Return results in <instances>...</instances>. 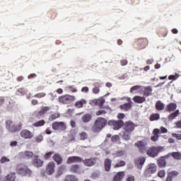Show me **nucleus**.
<instances>
[{
  "mask_svg": "<svg viewBox=\"0 0 181 181\" xmlns=\"http://www.w3.org/2000/svg\"><path fill=\"white\" fill-rule=\"evenodd\" d=\"M179 110H176L175 112L170 114L168 116V119L169 121H173V119H175V118H176V117H177V115H179Z\"/></svg>",
  "mask_w": 181,
  "mask_h": 181,
  "instance_id": "obj_35",
  "label": "nucleus"
},
{
  "mask_svg": "<svg viewBox=\"0 0 181 181\" xmlns=\"http://www.w3.org/2000/svg\"><path fill=\"white\" fill-rule=\"evenodd\" d=\"M170 156L176 159L177 160H181V153L180 152H173L170 153Z\"/></svg>",
  "mask_w": 181,
  "mask_h": 181,
  "instance_id": "obj_34",
  "label": "nucleus"
},
{
  "mask_svg": "<svg viewBox=\"0 0 181 181\" xmlns=\"http://www.w3.org/2000/svg\"><path fill=\"white\" fill-rule=\"evenodd\" d=\"M117 118L119 119H124V118H125V115H124V113H119L117 115Z\"/></svg>",
  "mask_w": 181,
  "mask_h": 181,
  "instance_id": "obj_61",
  "label": "nucleus"
},
{
  "mask_svg": "<svg viewBox=\"0 0 181 181\" xmlns=\"http://www.w3.org/2000/svg\"><path fill=\"white\" fill-rule=\"evenodd\" d=\"M49 110H50V107L45 106L42 108L40 112H41L42 114H46V112H47V111H49Z\"/></svg>",
  "mask_w": 181,
  "mask_h": 181,
  "instance_id": "obj_47",
  "label": "nucleus"
},
{
  "mask_svg": "<svg viewBox=\"0 0 181 181\" xmlns=\"http://www.w3.org/2000/svg\"><path fill=\"white\" fill-rule=\"evenodd\" d=\"M45 132H46V134H47V135H50V134H52V129L48 127V128L45 130Z\"/></svg>",
  "mask_w": 181,
  "mask_h": 181,
  "instance_id": "obj_64",
  "label": "nucleus"
},
{
  "mask_svg": "<svg viewBox=\"0 0 181 181\" xmlns=\"http://www.w3.org/2000/svg\"><path fill=\"white\" fill-rule=\"evenodd\" d=\"M86 104H87V100L86 99H81L75 103V107L76 108H83Z\"/></svg>",
  "mask_w": 181,
  "mask_h": 181,
  "instance_id": "obj_23",
  "label": "nucleus"
},
{
  "mask_svg": "<svg viewBox=\"0 0 181 181\" xmlns=\"http://www.w3.org/2000/svg\"><path fill=\"white\" fill-rule=\"evenodd\" d=\"M68 89L70 90L72 93H77V89L74 88L73 86L68 87Z\"/></svg>",
  "mask_w": 181,
  "mask_h": 181,
  "instance_id": "obj_60",
  "label": "nucleus"
},
{
  "mask_svg": "<svg viewBox=\"0 0 181 181\" xmlns=\"http://www.w3.org/2000/svg\"><path fill=\"white\" fill-rule=\"evenodd\" d=\"M5 179L6 181H15V179H16V175L15 173H11L5 177Z\"/></svg>",
  "mask_w": 181,
  "mask_h": 181,
  "instance_id": "obj_32",
  "label": "nucleus"
},
{
  "mask_svg": "<svg viewBox=\"0 0 181 181\" xmlns=\"http://www.w3.org/2000/svg\"><path fill=\"white\" fill-rule=\"evenodd\" d=\"M104 103H105V100L103 99H97L95 100L96 105H99V107H102V105H104Z\"/></svg>",
  "mask_w": 181,
  "mask_h": 181,
  "instance_id": "obj_43",
  "label": "nucleus"
},
{
  "mask_svg": "<svg viewBox=\"0 0 181 181\" xmlns=\"http://www.w3.org/2000/svg\"><path fill=\"white\" fill-rule=\"evenodd\" d=\"M159 130L160 134H166L168 132V129L163 127H160Z\"/></svg>",
  "mask_w": 181,
  "mask_h": 181,
  "instance_id": "obj_54",
  "label": "nucleus"
},
{
  "mask_svg": "<svg viewBox=\"0 0 181 181\" xmlns=\"http://www.w3.org/2000/svg\"><path fill=\"white\" fill-rule=\"evenodd\" d=\"M21 136L24 139H32L35 136V134L28 129H24L21 131Z\"/></svg>",
  "mask_w": 181,
  "mask_h": 181,
  "instance_id": "obj_10",
  "label": "nucleus"
},
{
  "mask_svg": "<svg viewBox=\"0 0 181 181\" xmlns=\"http://www.w3.org/2000/svg\"><path fill=\"white\" fill-rule=\"evenodd\" d=\"M158 168H165L166 166V160H165V157H160L158 160Z\"/></svg>",
  "mask_w": 181,
  "mask_h": 181,
  "instance_id": "obj_28",
  "label": "nucleus"
},
{
  "mask_svg": "<svg viewBox=\"0 0 181 181\" xmlns=\"http://www.w3.org/2000/svg\"><path fill=\"white\" fill-rule=\"evenodd\" d=\"M169 80H177L179 78V74H176L175 75H170L168 76Z\"/></svg>",
  "mask_w": 181,
  "mask_h": 181,
  "instance_id": "obj_48",
  "label": "nucleus"
},
{
  "mask_svg": "<svg viewBox=\"0 0 181 181\" xmlns=\"http://www.w3.org/2000/svg\"><path fill=\"white\" fill-rule=\"evenodd\" d=\"M146 92L147 93H150V94H152V88L148 86L147 88H146Z\"/></svg>",
  "mask_w": 181,
  "mask_h": 181,
  "instance_id": "obj_63",
  "label": "nucleus"
},
{
  "mask_svg": "<svg viewBox=\"0 0 181 181\" xmlns=\"http://www.w3.org/2000/svg\"><path fill=\"white\" fill-rule=\"evenodd\" d=\"M43 141V136L42 135H38L37 136H35V141L36 142H42Z\"/></svg>",
  "mask_w": 181,
  "mask_h": 181,
  "instance_id": "obj_52",
  "label": "nucleus"
},
{
  "mask_svg": "<svg viewBox=\"0 0 181 181\" xmlns=\"http://www.w3.org/2000/svg\"><path fill=\"white\" fill-rule=\"evenodd\" d=\"M83 164L85 166L91 167L94 166L97 163V158H86L83 161Z\"/></svg>",
  "mask_w": 181,
  "mask_h": 181,
  "instance_id": "obj_12",
  "label": "nucleus"
},
{
  "mask_svg": "<svg viewBox=\"0 0 181 181\" xmlns=\"http://www.w3.org/2000/svg\"><path fill=\"white\" fill-rule=\"evenodd\" d=\"M45 123V120H40L39 122L34 123L33 127H43Z\"/></svg>",
  "mask_w": 181,
  "mask_h": 181,
  "instance_id": "obj_41",
  "label": "nucleus"
},
{
  "mask_svg": "<svg viewBox=\"0 0 181 181\" xmlns=\"http://www.w3.org/2000/svg\"><path fill=\"white\" fill-rule=\"evenodd\" d=\"M95 88L93 89V94H98L100 93V87H101V83L99 82H95L93 83Z\"/></svg>",
  "mask_w": 181,
  "mask_h": 181,
  "instance_id": "obj_33",
  "label": "nucleus"
},
{
  "mask_svg": "<svg viewBox=\"0 0 181 181\" xmlns=\"http://www.w3.org/2000/svg\"><path fill=\"white\" fill-rule=\"evenodd\" d=\"M125 176V173L121 171L114 175L112 181H122Z\"/></svg>",
  "mask_w": 181,
  "mask_h": 181,
  "instance_id": "obj_17",
  "label": "nucleus"
},
{
  "mask_svg": "<svg viewBox=\"0 0 181 181\" xmlns=\"http://www.w3.org/2000/svg\"><path fill=\"white\" fill-rule=\"evenodd\" d=\"M156 109L158 111H163L165 110V104H163L160 100L156 103Z\"/></svg>",
  "mask_w": 181,
  "mask_h": 181,
  "instance_id": "obj_26",
  "label": "nucleus"
},
{
  "mask_svg": "<svg viewBox=\"0 0 181 181\" xmlns=\"http://www.w3.org/2000/svg\"><path fill=\"white\" fill-rule=\"evenodd\" d=\"M140 43H143L142 47H145L148 45V40L146 38H144L143 40H141Z\"/></svg>",
  "mask_w": 181,
  "mask_h": 181,
  "instance_id": "obj_50",
  "label": "nucleus"
},
{
  "mask_svg": "<svg viewBox=\"0 0 181 181\" xmlns=\"http://www.w3.org/2000/svg\"><path fill=\"white\" fill-rule=\"evenodd\" d=\"M173 136L174 138H176L177 139H178V141H180L181 140V134H176V133H173Z\"/></svg>",
  "mask_w": 181,
  "mask_h": 181,
  "instance_id": "obj_53",
  "label": "nucleus"
},
{
  "mask_svg": "<svg viewBox=\"0 0 181 181\" xmlns=\"http://www.w3.org/2000/svg\"><path fill=\"white\" fill-rule=\"evenodd\" d=\"M108 125H110L113 129H119L124 125V122L122 120H110L108 122Z\"/></svg>",
  "mask_w": 181,
  "mask_h": 181,
  "instance_id": "obj_8",
  "label": "nucleus"
},
{
  "mask_svg": "<svg viewBox=\"0 0 181 181\" xmlns=\"http://www.w3.org/2000/svg\"><path fill=\"white\" fill-rule=\"evenodd\" d=\"M163 151V147L162 146H151L148 148L146 151V152L148 156H150L151 158H156V156H158L160 152H162Z\"/></svg>",
  "mask_w": 181,
  "mask_h": 181,
  "instance_id": "obj_4",
  "label": "nucleus"
},
{
  "mask_svg": "<svg viewBox=\"0 0 181 181\" xmlns=\"http://www.w3.org/2000/svg\"><path fill=\"white\" fill-rule=\"evenodd\" d=\"M64 181H78V178L74 175H68L65 176Z\"/></svg>",
  "mask_w": 181,
  "mask_h": 181,
  "instance_id": "obj_27",
  "label": "nucleus"
},
{
  "mask_svg": "<svg viewBox=\"0 0 181 181\" xmlns=\"http://www.w3.org/2000/svg\"><path fill=\"white\" fill-rule=\"evenodd\" d=\"M111 160L110 158H106L105 160V170L106 172H110L111 169Z\"/></svg>",
  "mask_w": 181,
  "mask_h": 181,
  "instance_id": "obj_29",
  "label": "nucleus"
},
{
  "mask_svg": "<svg viewBox=\"0 0 181 181\" xmlns=\"http://www.w3.org/2000/svg\"><path fill=\"white\" fill-rule=\"evenodd\" d=\"M158 176H159V177H164L165 170H160L158 173Z\"/></svg>",
  "mask_w": 181,
  "mask_h": 181,
  "instance_id": "obj_56",
  "label": "nucleus"
},
{
  "mask_svg": "<svg viewBox=\"0 0 181 181\" xmlns=\"http://www.w3.org/2000/svg\"><path fill=\"white\" fill-rule=\"evenodd\" d=\"M53 159L57 162V165H62V162H63V158L59 153H55L53 156Z\"/></svg>",
  "mask_w": 181,
  "mask_h": 181,
  "instance_id": "obj_25",
  "label": "nucleus"
},
{
  "mask_svg": "<svg viewBox=\"0 0 181 181\" xmlns=\"http://www.w3.org/2000/svg\"><path fill=\"white\" fill-rule=\"evenodd\" d=\"M9 162H11V159L6 156L1 157L0 160V163H8Z\"/></svg>",
  "mask_w": 181,
  "mask_h": 181,
  "instance_id": "obj_40",
  "label": "nucleus"
},
{
  "mask_svg": "<svg viewBox=\"0 0 181 181\" xmlns=\"http://www.w3.org/2000/svg\"><path fill=\"white\" fill-rule=\"evenodd\" d=\"M6 128L10 132H16V131H21V126L15 125L12 122H6Z\"/></svg>",
  "mask_w": 181,
  "mask_h": 181,
  "instance_id": "obj_9",
  "label": "nucleus"
},
{
  "mask_svg": "<svg viewBox=\"0 0 181 181\" xmlns=\"http://www.w3.org/2000/svg\"><path fill=\"white\" fill-rule=\"evenodd\" d=\"M54 168H56V163L53 161L49 162L46 166L47 175H53L54 173Z\"/></svg>",
  "mask_w": 181,
  "mask_h": 181,
  "instance_id": "obj_11",
  "label": "nucleus"
},
{
  "mask_svg": "<svg viewBox=\"0 0 181 181\" xmlns=\"http://www.w3.org/2000/svg\"><path fill=\"white\" fill-rule=\"evenodd\" d=\"M153 134L154 136L151 137V141H154V142H156V141H158V139H159V134H160V130L159 129H155L153 131Z\"/></svg>",
  "mask_w": 181,
  "mask_h": 181,
  "instance_id": "obj_21",
  "label": "nucleus"
},
{
  "mask_svg": "<svg viewBox=\"0 0 181 181\" xmlns=\"http://www.w3.org/2000/svg\"><path fill=\"white\" fill-rule=\"evenodd\" d=\"M145 163L144 158H137L135 160V164L136 165L138 169H142V166Z\"/></svg>",
  "mask_w": 181,
  "mask_h": 181,
  "instance_id": "obj_19",
  "label": "nucleus"
},
{
  "mask_svg": "<svg viewBox=\"0 0 181 181\" xmlns=\"http://www.w3.org/2000/svg\"><path fill=\"white\" fill-rule=\"evenodd\" d=\"M115 156H124V151H119L116 152V153H113Z\"/></svg>",
  "mask_w": 181,
  "mask_h": 181,
  "instance_id": "obj_57",
  "label": "nucleus"
},
{
  "mask_svg": "<svg viewBox=\"0 0 181 181\" xmlns=\"http://www.w3.org/2000/svg\"><path fill=\"white\" fill-rule=\"evenodd\" d=\"M82 161H83V158H81L78 156H71L67 159L66 163L68 164L78 163L82 162Z\"/></svg>",
  "mask_w": 181,
  "mask_h": 181,
  "instance_id": "obj_14",
  "label": "nucleus"
},
{
  "mask_svg": "<svg viewBox=\"0 0 181 181\" xmlns=\"http://www.w3.org/2000/svg\"><path fill=\"white\" fill-rule=\"evenodd\" d=\"M156 164L155 163H151L148 165V168L146 170V175H147L148 176H151L152 173H155V172H156Z\"/></svg>",
  "mask_w": 181,
  "mask_h": 181,
  "instance_id": "obj_13",
  "label": "nucleus"
},
{
  "mask_svg": "<svg viewBox=\"0 0 181 181\" xmlns=\"http://www.w3.org/2000/svg\"><path fill=\"white\" fill-rule=\"evenodd\" d=\"M177 108V105L175 103H170L165 107L166 111L172 112Z\"/></svg>",
  "mask_w": 181,
  "mask_h": 181,
  "instance_id": "obj_22",
  "label": "nucleus"
},
{
  "mask_svg": "<svg viewBox=\"0 0 181 181\" xmlns=\"http://www.w3.org/2000/svg\"><path fill=\"white\" fill-rule=\"evenodd\" d=\"M120 108L122 110H124V111H128L129 110H131V108H132V102L121 105Z\"/></svg>",
  "mask_w": 181,
  "mask_h": 181,
  "instance_id": "obj_31",
  "label": "nucleus"
},
{
  "mask_svg": "<svg viewBox=\"0 0 181 181\" xmlns=\"http://www.w3.org/2000/svg\"><path fill=\"white\" fill-rule=\"evenodd\" d=\"M16 145H18V141H13L10 143V146L13 147V146H16Z\"/></svg>",
  "mask_w": 181,
  "mask_h": 181,
  "instance_id": "obj_62",
  "label": "nucleus"
},
{
  "mask_svg": "<svg viewBox=\"0 0 181 181\" xmlns=\"http://www.w3.org/2000/svg\"><path fill=\"white\" fill-rule=\"evenodd\" d=\"M148 141L149 139H146L139 141L135 144V146H137L139 151L141 153H145V152H146V146H148Z\"/></svg>",
  "mask_w": 181,
  "mask_h": 181,
  "instance_id": "obj_5",
  "label": "nucleus"
},
{
  "mask_svg": "<svg viewBox=\"0 0 181 181\" xmlns=\"http://www.w3.org/2000/svg\"><path fill=\"white\" fill-rule=\"evenodd\" d=\"M52 127L54 131H59V132L66 131L67 128L66 126V123L63 122H54V123H52Z\"/></svg>",
  "mask_w": 181,
  "mask_h": 181,
  "instance_id": "obj_7",
  "label": "nucleus"
},
{
  "mask_svg": "<svg viewBox=\"0 0 181 181\" xmlns=\"http://www.w3.org/2000/svg\"><path fill=\"white\" fill-rule=\"evenodd\" d=\"M33 163L35 168H42V166H43L44 162L37 156L33 159Z\"/></svg>",
  "mask_w": 181,
  "mask_h": 181,
  "instance_id": "obj_18",
  "label": "nucleus"
},
{
  "mask_svg": "<svg viewBox=\"0 0 181 181\" xmlns=\"http://www.w3.org/2000/svg\"><path fill=\"white\" fill-rule=\"evenodd\" d=\"M105 110H99L96 112V115H103V114H106Z\"/></svg>",
  "mask_w": 181,
  "mask_h": 181,
  "instance_id": "obj_59",
  "label": "nucleus"
},
{
  "mask_svg": "<svg viewBox=\"0 0 181 181\" xmlns=\"http://www.w3.org/2000/svg\"><path fill=\"white\" fill-rule=\"evenodd\" d=\"M76 100V97L71 95H64L59 97V102L62 104H70Z\"/></svg>",
  "mask_w": 181,
  "mask_h": 181,
  "instance_id": "obj_6",
  "label": "nucleus"
},
{
  "mask_svg": "<svg viewBox=\"0 0 181 181\" xmlns=\"http://www.w3.org/2000/svg\"><path fill=\"white\" fill-rule=\"evenodd\" d=\"M121 66H127L128 64V61L126 59H122L120 61Z\"/></svg>",
  "mask_w": 181,
  "mask_h": 181,
  "instance_id": "obj_58",
  "label": "nucleus"
},
{
  "mask_svg": "<svg viewBox=\"0 0 181 181\" xmlns=\"http://www.w3.org/2000/svg\"><path fill=\"white\" fill-rule=\"evenodd\" d=\"M126 163L124 160H120L119 163H117L115 165V168H121L122 166H125Z\"/></svg>",
  "mask_w": 181,
  "mask_h": 181,
  "instance_id": "obj_45",
  "label": "nucleus"
},
{
  "mask_svg": "<svg viewBox=\"0 0 181 181\" xmlns=\"http://www.w3.org/2000/svg\"><path fill=\"white\" fill-rule=\"evenodd\" d=\"M145 100L146 98L144 96H134L133 98L134 102L137 104H142V103H144Z\"/></svg>",
  "mask_w": 181,
  "mask_h": 181,
  "instance_id": "obj_24",
  "label": "nucleus"
},
{
  "mask_svg": "<svg viewBox=\"0 0 181 181\" xmlns=\"http://www.w3.org/2000/svg\"><path fill=\"white\" fill-rule=\"evenodd\" d=\"M160 118L159 113H155L150 116V121H158Z\"/></svg>",
  "mask_w": 181,
  "mask_h": 181,
  "instance_id": "obj_36",
  "label": "nucleus"
},
{
  "mask_svg": "<svg viewBox=\"0 0 181 181\" xmlns=\"http://www.w3.org/2000/svg\"><path fill=\"white\" fill-rule=\"evenodd\" d=\"M100 177V172H95L90 175L91 179H98Z\"/></svg>",
  "mask_w": 181,
  "mask_h": 181,
  "instance_id": "obj_44",
  "label": "nucleus"
},
{
  "mask_svg": "<svg viewBox=\"0 0 181 181\" xmlns=\"http://www.w3.org/2000/svg\"><path fill=\"white\" fill-rule=\"evenodd\" d=\"M59 117H60V113H59V112L54 113L49 116V121H53V119H56L57 118H59Z\"/></svg>",
  "mask_w": 181,
  "mask_h": 181,
  "instance_id": "obj_39",
  "label": "nucleus"
},
{
  "mask_svg": "<svg viewBox=\"0 0 181 181\" xmlns=\"http://www.w3.org/2000/svg\"><path fill=\"white\" fill-rule=\"evenodd\" d=\"M126 181H135V177L132 175H128L126 178Z\"/></svg>",
  "mask_w": 181,
  "mask_h": 181,
  "instance_id": "obj_55",
  "label": "nucleus"
},
{
  "mask_svg": "<svg viewBox=\"0 0 181 181\" xmlns=\"http://www.w3.org/2000/svg\"><path fill=\"white\" fill-rule=\"evenodd\" d=\"M135 129V124L132 122H127L124 125V131L119 133V135L124 138L126 141L129 139V136L132 132Z\"/></svg>",
  "mask_w": 181,
  "mask_h": 181,
  "instance_id": "obj_1",
  "label": "nucleus"
},
{
  "mask_svg": "<svg viewBox=\"0 0 181 181\" xmlns=\"http://www.w3.org/2000/svg\"><path fill=\"white\" fill-rule=\"evenodd\" d=\"M87 138H88V135H87V133H86V132H82V133H81V134H80V139H81L82 141H84L85 139H87Z\"/></svg>",
  "mask_w": 181,
  "mask_h": 181,
  "instance_id": "obj_46",
  "label": "nucleus"
},
{
  "mask_svg": "<svg viewBox=\"0 0 181 181\" xmlns=\"http://www.w3.org/2000/svg\"><path fill=\"white\" fill-rule=\"evenodd\" d=\"M16 172L18 175H21V176H28V177H30L32 173H33L29 167L23 164L17 165Z\"/></svg>",
  "mask_w": 181,
  "mask_h": 181,
  "instance_id": "obj_2",
  "label": "nucleus"
},
{
  "mask_svg": "<svg viewBox=\"0 0 181 181\" xmlns=\"http://www.w3.org/2000/svg\"><path fill=\"white\" fill-rule=\"evenodd\" d=\"M28 93V90L23 89V88H20L17 90L16 94L17 95H25Z\"/></svg>",
  "mask_w": 181,
  "mask_h": 181,
  "instance_id": "obj_38",
  "label": "nucleus"
},
{
  "mask_svg": "<svg viewBox=\"0 0 181 181\" xmlns=\"http://www.w3.org/2000/svg\"><path fill=\"white\" fill-rule=\"evenodd\" d=\"M178 175H179L178 171H176V170L168 171L166 181H172V179H173V177H177Z\"/></svg>",
  "mask_w": 181,
  "mask_h": 181,
  "instance_id": "obj_16",
  "label": "nucleus"
},
{
  "mask_svg": "<svg viewBox=\"0 0 181 181\" xmlns=\"http://www.w3.org/2000/svg\"><path fill=\"white\" fill-rule=\"evenodd\" d=\"M19 156L24 159H32L33 158V153L29 151H23L19 153Z\"/></svg>",
  "mask_w": 181,
  "mask_h": 181,
  "instance_id": "obj_15",
  "label": "nucleus"
},
{
  "mask_svg": "<svg viewBox=\"0 0 181 181\" xmlns=\"http://www.w3.org/2000/svg\"><path fill=\"white\" fill-rule=\"evenodd\" d=\"M142 88V86H134L130 88V93L131 94H136V93H139Z\"/></svg>",
  "mask_w": 181,
  "mask_h": 181,
  "instance_id": "obj_30",
  "label": "nucleus"
},
{
  "mask_svg": "<svg viewBox=\"0 0 181 181\" xmlns=\"http://www.w3.org/2000/svg\"><path fill=\"white\" fill-rule=\"evenodd\" d=\"M45 96H46V93H40L35 94L34 97H35L36 98H42V97H45Z\"/></svg>",
  "mask_w": 181,
  "mask_h": 181,
  "instance_id": "obj_49",
  "label": "nucleus"
},
{
  "mask_svg": "<svg viewBox=\"0 0 181 181\" xmlns=\"http://www.w3.org/2000/svg\"><path fill=\"white\" fill-rule=\"evenodd\" d=\"M107 124V119L103 117H98L94 123V125L92 128L94 132H100L104 127Z\"/></svg>",
  "mask_w": 181,
  "mask_h": 181,
  "instance_id": "obj_3",
  "label": "nucleus"
},
{
  "mask_svg": "<svg viewBox=\"0 0 181 181\" xmlns=\"http://www.w3.org/2000/svg\"><path fill=\"white\" fill-rule=\"evenodd\" d=\"M93 119V115L90 113H86L83 115L81 117L82 122H84L85 124H87V122H90L91 119Z\"/></svg>",
  "mask_w": 181,
  "mask_h": 181,
  "instance_id": "obj_20",
  "label": "nucleus"
},
{
  "mask_svg": "<svg viewBox=\"0 0 181 181\" xmlns=\"http://www.w3.org/2000/svg\"><path fill=\"white\" fill-rule=\"evenodd\" d=\"M112 142H118L119 141V136L115 135L111 139Z\"/></svg>",
  "mask_w": 181,
  "mask_h": 181,
  "instance_id": "obj_51",
  "label": "nucleus"
},
{
  "mask_svg": "<svg viewBox=\"0 0 181 181\" xmlns=\"http://www.w3.org/2000/svg\"><path fill=\"white\" fill-rule=\"evenodd\" d=\"M79 169H80V166L77 164H75V165L71 166V168H70V170L73 173H77V172H78Z\"/></svg>",
  "mask_w": 181,
  "mask_h": 181,
  "instance_id": "obj_37",
  "label": "nucleus"
},
{
  "mask_svg": "<svg viewBox=\"0 0 181 181\" xmlns=\"http://www.w3.org/2000/svg\"><path fill=\"white\" fill-rule=\"evenodd\" d=\"M54 152H53V151L48 152L45 154L44 159L45 160H47L48 159H50V158H52V155H54Z\"/></svg>",
  "mask_w": 181,
  "mask_h": 181,
  "instance_id": "obj_42",
  "label": "nucleus"
}]
</instances>
